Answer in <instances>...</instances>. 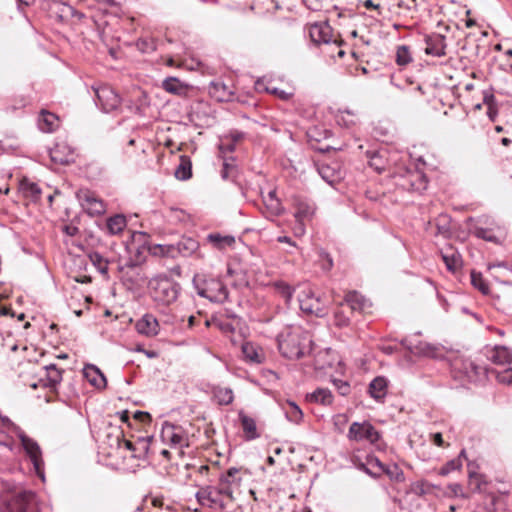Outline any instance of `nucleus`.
Instances as JSON below:
<instances>
[{
  "label": "nucleus",
  "mask_w": 512,
  "mask_h": 512,
  "mask_svg": "<svg viewBox=\"0 0 512 512\" xmlns=\"http://www.w3.org/2000/svg\"><path fill=\"white\" fill-rule=\"evenodd\" d=\"M499 382L512 385V368L506 369L505 371L497 375Z\"/></svg>",
  "instance_id": "obj_58"
},
{
  "label": "nucleus",
  "mask_w": 512,
  "mask_h": 512,
  "mask_svg": "<svg viewBox=\"0 0 512 512\" xmlns=\"http://www.w3.org/2000/svg\"><path fill=\"white\" fill-rule=\"evenodd\" d=\"M488 358L497 365H506L512 363V353L504 346H496L490 351Z\"/></svg>",
  "instance_id": "obj_24"
},
{
  "label": "nucleus",
  "mask_w": 512,
  "mask_h": 512,
  "mask_svg": "<svg viewBox=\"0 0 512 512\" xmlns=\"http://www.w3.org/2000/svg\"><path fill=\"white\" fill-rule=\"evenodd\" d=\"M462 466V462L460 459H452L449 462H447L441 469H440V475L446 476L450 472L460 469Z\"/></svg>",
  "instance_id": "obj_51"
},
{
  "label": "nucleus",
  "mask_w": 512,
  "mask_h": 512,
  "mask_svg": "<svg viewBox=\"0 0 512 512\" xmlns=\"http://www.w3.org/2000/svg\"><path fill=\"white\" fill-rule=\"evenodd\" d=\"M161 437L173 446H182L186 440L182 428L168 422L163 424Z\"/></svg>",
  "instance_id": "obj_12"
},
{
  "label": "nucleus",
  "mask_w": 512,
  "mask_h": 512,
  "mask_svg": "<svg viewBox=\"0 0 512 512\" xmlns=\"http://www.w3.org/2000/svg\"><path fill=\"white\" fill-rule=\"evenodd\" d=\"M353 316L354 313L350 311L349 307L341 302L334 312V324L339 328L347 327Z\"/></svg>",
  "instance_id": "obj_27"
},
{
  "label": "nucleus",
  "mask_w": 512,
  "mask_h": 512,
  "mask_svg": "<svg viewBox=\"0 0 512 512\" xmlns=\"http://www.w3.org/2000/svg\"><path fill=\"white\" fill-rule=\"evenodd\" d=\"M264 89L268 92V93H271L273 95H276L278 98L282 99V100H288L290 97H291V93H288L284 90H281L279 88H276V87H273V86H266L264 87Z\"/></svg>",
  "instance_id": "obj_56"
},
{
  "label": "nucleus",
  "mask_w": 512,
  "mask_h": 512,
  "mask_svg": "<svg viewBox=\"0 0 512 512\" xmlns=\"http://www.w3.org/2000/svg\"><path fill=\"white\" fill-rule=\"evenodd\" d=\"M383 473H386L391 479L398 481L403 479V472L395 464H393L391 467L385 466V471Z\"/></svg>",
  "instance_id": "obj_55"
},
{
  "label": "nucleus",
  "mask_w": 512,
  "mask_h": 512,
  "mask_svg": "<svg viewBox=\"0 0 512 512\" xmlns=\"http://www.w3.org/2000/svg\"><path fill=\"white\" fill-rule=\"evenodd\" d=\"M149 250H150L151 254L154 256L175 258L174 244H170V245L156 244V245L151 246Z\"/></svg>",
  "instance_id": "obj_44"
},
{
  "label": "nucleus",
  "mask_w": 512,
  "mask_h": 512,
  "mask_svg": "<svg viewBox=\"0 0 512 512\" xmlns=\"http://www.w3.org/2000/svg\"><path fill=\"white\" fill-rule=\"evenodd\" d=\"M127 225L126 218L123 215H115L107 219L106 227L110 234L121 233Z\"/></svg>",
  "instance_id": "obj_35"
},
{
  "label": "nucleus",
  "mask_w": 512,
  "mask_h": 512,
  "mask_svg": "<svg viewBox=\"0 0 512 512\" xmlns=\"http://www.w3.org/2000/svg\"><path fill=\"white\" fill-rule=\"evenodd\" d=\"M234 170V166L227 161L223 162V168L221 171V175L223 179H228L231 175V172Z\"/></svg>",
  "instance_id": "obj_63"
},
{
  "label": "nucleus",
  "mask_w": 512,
  "mask_h": 512,
  "mask_svg": "<svg viewBox=\"0 0 512 512\" xmlns=\"http://www.w3.org/2000/svg\"><path fill=\"white\" fill-rule=\"evenodd\" d=\"M272 288L274 289L276 294H278L285 300L286 303H288L291 300L294 289L286 282L276 281L272 284Z\"/></svg>",
  "instance_id": "obj_41"
},
{
  "label": "nucleus",
  "mask_w": 512,
  "mask_h": 512,
  "mask_svg": "<svg viewBox=\"0 0 512 512\" xmlns=\"http://www.w3.org/2000/svg\"><path fill=\"white\" fill-rule=\"evenodd\" d=\"M220 492L228 501H234V494L239 490L242 483L241 470L235 467L221 473L218 478Z\"/></svg>",
  "instance_id": "obj_5"
},
{
  "label": "nucleus",
  "mask_w": 512,
  "mask_h": 512,
  "mask_svg": "<svg viewBox=\"0 0 512 512\" xmlns=\"http://www.w3.org/2000/svg\"><path fill=\"white\" fill-rule=\"evenodd\" d=\"M91 262L97 267L101 273H107L108 262L97 252H93L89 255Z\"/></svg>",
  "instance_id": "obj_49"
},
{
  "label": "nucleus",
  "mask_w": 512,
  "mask_h": 512,
  "mask_svg": "<svg viewBox=\"0 0 512 512\" xmlns=\"http://www.w3.org/2000/svg\"><path fill=\"white\" fill-rule=\"evenodd\" d=\"M213 397L219 405H229L234 399L232 390L226 387L214 388Z\"/></svg>",
  "instance_id": "obj_36"
},
{
  "label": "nucleus",
  "mask_w": 512,
  "mask_h": 512,
  "mask_svg": "<svg viewBox=\"0 0 512 512\" xmlns=\"http://www.w3.org/2000/svg\"><path fill=\"white\" fill-rule=\"evenodd\" d=\"M50 158L56 164L65 165L74 160V152L65 142H59L50 149Z\"/></svg>",
  "instance_id": "obj_13"
},
{
  "label": "nucleus",
  "mask_w": 512,
  "mask_h": 512,
  "mask_svg": "<svg viewBox=\"0 0 512 512\" xmlns=\"http://www.w3.org/2000/svg\"><path fill=\"white\" fill-rule=\"evenodd\" d=\"M38 126L43 132H53L59 126V118L48 111H42L38 119Z\"/></svg>",
  "instance_id": "obj_23"
},
{
  "label": "nucleus",
  "mask_w": 512,
  "mask_h": 512,
  "mask_svg": "<svg viewBox=\"0 0 512 512\" xmlns=\"http://www.w3.org/2000/svg\"><path fill=\"white\" fill-rule=\"evenodd\" d=\"M239 418L241 421L242 429L246 435L247 439H255L259 435L257 433L256 423L253 418L245 415L244 413L239 414Z\"/></svg>",
  "instance_id": "obj_34"
},
{
  "label": "nucleus",
  "mask_w": 512,
  "mask_h": 512,
  "mask_svg": "<svg viewBox=\"0 0 512 512\" xmlns=\"http://www.w3.org/2000/svg\"><path fill=\"white\" fill-rule=\"evenodd\" d=\"M136 45L137 48L143 53L152 52L156 49V43L153 38H140Z\"/></svg>",
  "instance_id": "obj_50"
},
{
  "label": "nucleus",
  "mask_w": 512,
  "mask_h": 512,
  "mask_svg": "<svg viewBox=\"0 0 512 512\" xmlns=\"http://www.w3.org/2000/svg\"><path fill=\"white\" fill-rule=\"evenodd\" d=\"M335 385L337 386L339 393L343 396L347 395L350 391V386L347 382L338 380V381H335Z\"/></svg>",
  "instance_id": "obj_61"
},
{
  "label": "nucleus",
  "mask_w": 512,
  "mask_h": 512,
  "mask_svg": "<svg viewBox=\"0 0 512 512\" xmlns=\"http://www.w3.org/2000/svg\"><path fill=\"white\" fill-rule=\"evenodd\" d=\"M175 177L179 180H187L191 177V162L186 157L181 158V162L175 170Z\"/></svg>",
  "instance_id": "obj_45"
},
{
  "label": "nucleus",
  "mask_w": 512,
  "mask_h": 512,
  "mask_svg": "<svg viewBox=\"0 0 512 512\" xmlns=\"http://www.w3.org/2000/svg\"><path fill=\"white\" fill-rule=\"evenodd\" d=\"M471 283L484 295H487L490 291L489 286L483 278L482 274L474 270L471 272Z\"/></svg>",
  "instance_id": "obj_47"
},
{
  "label": "nucleus",
  "mask_w": 512,
  "mask_h": 512,
  "mask_svg": "<svg viewBox=\"0 0 512 512\" xmlns=\"http://www.w3.org/2000/svg\"><path fill=\"white\" fill-rule=\"evenodd\" d=\"M437 228H438V233L445 237L450 234V226H449L448 216L441 215L438 217Z\"/></svg>",
  "instance_id": "obj_52"
},
{
  "label": "nucleus",
  "mask_w": 512,
  "mask_h": 512,
  "mask_svg": "<svg viewBox=\"0 0 512 512\" xmlns=\"http://www.w3.org/2000/svg\"><path fill=\"white\" fill-rule=\"evenodd\" d=\"M207 488L211 489L210 508L224 509L226 506V502L224 500L226 498L220 492L219 483L217 484V486H207Z\"/></svg>",
  "instance_id": "obj_42"
},
{
  "label": "nucleus",
  "mask_w": 512,
  "mask_h": 512,
  "mask_svg": "<svg viewBox=\"0 0 512 512\" xmlns=\"http://www.w3.org/2000/svg\"><path fill=\"white\" fill-rule=\"evenodd\" d=\"M310 37L315 43H329L331 40V28L329 25L314 24L310 27Z\"/></svg>",
  "instance_id": "obj_21"
},
{
  "label": "nucleus",
  "mask_w": 512,
  "mask_h": 512,
  "mask_svg": "<svg viewBox=\"0 0 512 512\" xmlns=\"http://www.w3.org/2000/svg\"><path fill=\"white\" fill-rule=\"evenodd\" d=\"M345 306H348L352 313H362L369 308L368 301L358 292L350 291L345 295L344 301Z\"/></svg>",
  "instance_id": "obj_17"
},
{
  "label": "nucleus",
  "mask_w": 512,
  "mask_h": 512,
  "mask_svg": "<svg viewBox=\"0 0 512 512\" xmlns=\"http://www.w3.org/2000/svg\"><path fill=\"white\" fill-rule=\"evenodd\" d=\"M13 440L0 428V445L12 450Z\"/></svg>",
  "instance_id": "obj_60"
},
{
  "label": "nucleus",
  "mask_w": 512,
  "mask_h": 512,
  "mask_svg": "<svg viewBox=\"0 0 512 512\" xmlns=\"http://www.w3.org/2000/svg\"><path fill=\"white\" fill-rule=\"evenodd\" d=\"M45 370L46 380L43 385L50 389H55L62 380V370L58 369L54 364L45 366Z\"/></svg>",
  "instance_id": "obj_31"
},
{
  "label": "nucleus",
  "mask_w": 512,
  "mask_h": 512,
  "mask_svg": "<svg viewBox=\"0 0 512 512\" xmlns=\"http://www.w3.org/2000/svg\"><path fill=\"white\" fill-rule=\"evenodd\" d=\"M213 325L216 326L221 332L225 334H231L234 332V326L228 322L217 318H213Z\"/></svg>",
  "instance_id": "obj_54"
},
{
  "label": "nucleus",
  "mask_w": 512,
  "mask_h": 512,
  "mask_svg": "<svg viewBox=\"0 0 512 512\" xmlns=\"http://www.w3.org/2000/svg\"><path fill=\"white\" fill-rule=\"evenodd\" d=\"M84 377L89 383L97 388H104L106 386V378L98 367L88 364L83 369Z\"/></svg>",
  "instance_id": "obj_20"
},
{
  "label": "nucleus",
  "mask_w": 512,
  "mask_h": 512,
  "mask_svg": "<svg viewBox=\"0 0 512 512\" xmlns=\"http://www.w3.org/2000/svg\"><path fill=\"white\" fill-rule=\"evenodd\" d=\"M359 468L373 477H379L385 471V465L375 456H368Z\"/></svg>",
  "instance_id": "obj_25"
},
{
  "label": "nucleus",
  "mask_w": 512,
  "mask_h": 512,
  "mask_svg": "<svg viewBox=\"0 0 512 512\" xmlns=\"http://www.w3.org/2000/svg\"><path fill=\"white\" fill-rule=\"evenodd\" d=\"M19 188L24 197L30 199L31 201L36 202L40 199L41 189L38 184L30 182L28 179H23L20 182Z\"/></svg>",
  "instance_id": "obj_30"
},
{
  "label": "nucleus",
  "mask_w": 512,
  "mask_h": 512,
  "mask_svg": "<svg viewBox=\"0 0 512 512\" xmlns=\"http://www.w3.org/2000/svg\"><path fill=\"white\" fill-rule=\"evenodd\" d=\"M163 89L171 94L182 96L187 92L188 86L182 83L178 78L168 77L162 82Z\"/></svg>",
  "instance_id": "obj_28"
},
{
  "label": "nucleus",
  "mask_w": 512,
  "mask_h": 512,
  "mask_svg": "<svg viewBox=\"0 0 512 512\" xmlns=\"http://www.w3.org/2000/svg\"><path fill=\"white\" fill-rule=\"evenodd\" d=\"M412 61L410 50L407 46H399L396 51V62L400 66H405Z\"/></svg>",
  "instance_id": "obj_48"
},
{
  "label": "nucleus",
  "mask_w": 512,
  "mask_h": 512,
  "mask_svg": "<svg viewBox=\"0 0 512 512\" xmlns=\"http://www.w3.org/2000/svg\"><path fill=\"white\" fill-rule=\"evenodd\" d=\"M401 185L405 189L420 192L427 188V180L425 175L417 170L408 171Z\"/></svg>",
  "instance_id": "obj_14"
},
{
  "label": "nucleus",
  "mask_w": 512,
  "mask_h": 512,
  "mask_svg": "<svg viewBox=\"0 0 512 512\" xmlns=\"http://www.w3.org/2000/svg\"><path fill=\"white\" fill-rule=\"evenodd\" d=\"M135 327L140 334L151 337L158 334L159 324L152 314H145L137 321Z\"/></svg>",
  "instance_id": "obj_15"
},
{
  "label": "nucleus",
  "mask_w": 512,
  "mask_h": 512,
  "mask_svg": "<svg viewBox=\"0 0 512 512\" xmlns=\"http://www.w3.org/2000/svg\"><path fill=\"white\" fill-rule=\"evenodd\" d=\"M426 44V54L436 57H441L445 55L446 43L444 36L437 34L432 37H428L426 39Z\"/></svg>",
  "instance_id": "obj_18"
},
{
  "label": "nucleus",
  "mask_w": 512,
  "mask_h": 512,
  "mask_svg": "<svg viewBox=\"0 0 512 512\" xmlns=\"http://www.w3.org/2000/svg\"><path fill=\"white\" fill-rule=\"evenodd\" d=\"M336 121L338 125L350 128L354 125H356L358 121L357 115L349 110L340 111L336 116Z\"/></svg>",
  "instance_id": "obj_40"
},
{
  "label": "nucleus",
  "mask_w": 512,
  "mask_h": 512,
  "mask_svg": "<svg viewBox=\"0 0 512 512\" xmlns=\"http://www.w3.org/2000/svg\"><path fill=\"white\" fill-rule=\"evenodd\" d=\"M475 235L478 238L484 239L486 241L495 242L496 237L490 233L488 229L485 228H476Z\"/></svg>",
  "instance_id": "obj_57"
},
{
  "label": "nucleus",
  "mask_w": 512,
  "mask_h": 512,
  "mask_svg": "<svg viewBox=\"0 0 512 512\" xmlns=\"http://www.w3.org/2000/svg\"><path fill=\"white\" fill-rule=\"evenodd\" d=\"M77 199L82 208L92 216H98L105 212L106 206L95 192L88 189H80L76 193Z\"/></svg>",
  "instance_id": "obj_9"
},
{
  "label": "nucleus",
  "mask_w": 512,
  "mask_h": 512,
  "mask_svg": "<svg viewBox=\"0 0 512 512\" xmlns=\"http://www.w3.org/2000/svg\"><path fill=\"white\" fill-rule=\"evenodd\" d=\"M442 259L450 271H456L461 266L460 255L454 251L442 252Z\"/></svg>",
  "instance_id": "obj_43"
},
{
  "label": "nucleus",
  "mask_w": 512,
  "mask_h": 512,
  "mask_svg": "<svg viewBox=\"0 0 512 512\" xmlns=\"http://www.w3.org/2000/svg\"><path fill=\"white\" fill-rule=\"evenodd\" d=\"M2 498V512H38L36 495L31 490L15 485L6 486Z\"/></svg>",
  "instance_id": "obj_2"
},
{
  "label": "nucleus",
  "mask_w": 512,
  "mask_h": 512,
  "mask_svg": "<svg viewBox=\"0 0 512 512\" xmlns=\"http://www.w3.org/2000/svg\"><path fill=\"white\" fill-rule=\"evenodd\" d=\"M368 391L372 398L383 399L387 394V380L384 377H376L370 383Z\"/></svg>",
  "instance_id": "obj_29"
},
{
  "label": "nucleus",
  "mask_w": 512,
  "mask_h": 512,
  "mask_svg": "<svg viewBox=\"0 0 512 512\" xmlns=\"http://www.w3.org/2000/svg\"><path fill=\"white\" fill-rule=\"evenodd\" d=\"M298 300L300 309L306 314L317 317H323L328 314L327 302L309 286L303 287L298 295Z\"/></svg>",
  "instance_id": "obj_4"
},
{
  "label": "nucleus",
  "mask_w": 512,
  "mask_h": 512,
  "mask_svg": "<svg viewBox=\"0 0 512 512\" xmlns=\"http://www.w3.org/2000/svg\"><path fill=\"white\" fill-rule=\"evenodd\" d=\"M295 209L296 211L294 213V217L297 223L299 224V230L301 231V233H303V222L313 215L314 209L311 205L303 201H296Z\"/></svg>",
  "instance_id": "obj_22"
},
{
  "label": "nucleus",
  "mask_w": 512,
  "mask_h": 512,
  "mask_svg": "<svg viewBox=\"0 0 512 512\" xmlns=\"http://www.w3.org/2000/svg\"><path fill=\"white\" fill-rule=\"evenodd\" d=\"M198 294L218 303H222L228 298L227 287L221 280L212 277L203 281V287H198Z\"/></svg>",
  "instance_id": "obj_8"
},
{
  "label": "nucleus",
  "mask_w": 512,
  "mask_h": 512,
  "mask_svg": "<svg viewBox=\"0 0 512 512\" xmlns=\"http://www.w3.org/2000/svg\"><path fill=\"white\" fill-rule=\"evenodd\" d=\"M287 419L290 422L299 424L303 418V412L297 404L288 401L284 407Z\"/></svg>",
  "instance_id": "obj_39"
},
{
  "label": "nucleus",
  "mask_w": 512,
  "mask_h": 512,
  "mask_svg": "<svg viewBox=\"0 0 512 512\" xmlns=\"http://www.w3.org/2000/svg\"><path fill=\"white\" fill-rule=\"evenodd\" d=\"M92 88L96 96V103L104 112H112L120 107L121 98L111 86L101 84Z\"/></svg>",
  "instance_id": "obj_6"
},
{
  "label": "nucleus",
  "mask_w": 512,
  "mask_h": 512,
  "mask_svg": "<svg viewBox=\"0 0 512 512\" xmlns=\"http://www.w3.org/2000/svg\"><path fill=\"white\" fill-rule=\"evenodd\" d=\"M387 151L385 149L377 151H368L367 157L369 158V165L378 173L386 170L388 166Z\"/></svg>",
  "instance_id": "obj_19"
},
{
  "label": "nucleus",
  "mask_w": 512,
  "mask_h": 512,
  "mask_svg": "<svg viewBox=\"0 0 512 512\" xmlns=\"http://www.w3.org/2000/svg\"><path fill=\"white\" fill-rule=\"evenodd\" d=\"M318 172L322 179L325 180L330 185L339 182L343 177V173L340 169V166L336 162L332 164H321L318 167Z\"/></svg>",
  "instance_id": "obj_16"
},
{
  "label": "nucleus",
  "mask_w": 512,
  "mask_h": 512,
  "mask_svg": "<svg viewBox=\"0 0 512 512\" xmlns=\"http://www.w3.org/2000/svg\"><path fill=\"white\" fill-rule=\"evenodd\" d=\"M207 240L213 244L217 249H225L235 244V238L233 236L225 235L222 236L219 233H212L207 236Z\"/></svg>",
  "instance_id": "obj_33"
},
{
  "label": "nucleus",
  "mask_w": 512,
  "mask_h": 512,
  "mask_svg": "<svg viewBox=\"0 0 512 512\" xmlns=\"http://www.w3.org/2000/svg\"><path fill=\"white\" fill-rule=\"evenodd\" d=\"M153 300L159 305H170L179 294L180 286L166 276H158L149 282Z\"/></svg>",
  "instance_id": "obj_3"
},
{
  "label": "nucleus",
  "mask_w": 512,
  "mask_h": 512,
  "mask_svg": "<svg viewBox=\"0 0 512 512\" xmlns=\"http://www.w3.org/2000/svg\"><path fill=\"white\" fill-rule=\"evenodd\" d=\"M117 442H118L119 447L124 446L127 450H129V451H131L133 453L136 451L135 444L132 443L129 440L120 439V436H118L117 437Z\"/></svg>",
  "instance_id": "obj_62"
},
{
  "label": "nucleus",
  "mask_w": 512,
  "mask_h": 512,
  "mask_svg": "<svg viewBox=\"0 0 512 512\" xmlns=\"http://www.w3.org/2000/svg\"><path fill=\"white\" fill-rule=\"evenodd\" d=\"M196 498L201 505L210 507L211 489L207 486L202 487L196 494Z\"/></svg>",
  "instance_id": "obj_53"
},
{
  "label": "nucleus",
  "mask_w": 512,
  "mask_h": 512,
  "mask_svg": "<svg viewBox=\"0 0 512 512\" xmlns=\"http://www.w3.org/2000/svg\"><path fill=\"white\" fill-rule=\"evenodd\" d=\"M134 418L143 423H149L151 421V416L148 412L137 411L134 414Z\"/></svg>",
  "instance_id": "obj_64"
},
{
  "label": "nucleus",
  "mask_w": 512,
  "mask_h": 512,
  "mask_svg": "<svg viewBox=\"0 0 512 512\" xmlns=\"http://www.w3.org/2000/svg\"><path fill=\"white\" fill-rule=\"evenodd\" d=\"M310 336L300 327H289L278 336V348L288 359H300L310 351Z\"/></svg>",
  "instance_id": "obj_1"
},
{
  "label": "nucleus",
  "mask_w": 512,
  "mask_h": 512,
  "mask_svg": "<svg viewBox=\"0 0 512 512\" xmlns=\"http://www.w3.org/2000/svg\"><path fill=\"white\" fill-rule=\"evenodd\" d=\"M468 485L473 492H481L482 486L486 484L484 476L474 471H469Z\"/></svg>",
  "instance_id": "obj_46"
},
{
  "label": "nucleus",
  "mask_w": 512,
  "mask_h": 512,
  "mask_svg": "<svg viewBox=\"0 0 512 512\" xmlns=\"http://www.w3.org/2000/svg\"><path fill=\"white\" fill-rule=\"evenodd\" d=\"M452 367L455 371H458L464 375L470 382H476L486 376V369L482 366L477 365L470 359L456 358L452 362Z\"/></svg>",
  "instance_id": "obj_11"
},
{
  "label": "nucleus",
  "mask_w": 512,
  "mask_h": 512,
  "mask_svg": "<svg viewBox=\"0 0 512 512\" xmlns=\"http://www.w3.org/2000/svg\"><path fill=\"white\" fill-rule=\"evenodd\" d=\"M174 248L175 257L179 255L187 257L199 248V243L193 238H182L177 244H174Z\"/></svg>",
  "instance_id": "obj_26"
},
{
  "label": "nucleus",
  "mask_w": 512,
  "mask_h": 512,
  "mask_svg": "<svg viewBox=\"0 0 512 512\" xmlns=\"http://www.w3.org/2000/svg\"><path fill=\"white\" fill-rule=\"evenodd\" d=\"M448 489L455 497L467 498V495L463 492L462 486L458 483L450 484Z\"/></svg>",
  "instance_id": "obj_59"
},
{
  "label": "nucleus",
  "mask_w": 512,
  "mask_h": 512,
  "mask_svg": "<svg viewBox=\"0 0 512 512\" xmlns=\"http://www.w3.org/2000/svg\"><path fill=\"white\" fill-rule=\"evenodd\" d=\"M242 352L245 358L251 362L260 363L263 359L261 351L252 343L242 344Z\"/></svg>",
  "instance_id": "obj_37"
},
{
  "label": "nucleus",
  "mask_w": 512,
  "mask_h": 512,
  "mask_svg": "<svg viewBox=\"0 0 512 512\" xmlns=\"http://www.w3.org/2000/svg\"><path fill=\"white\" fill-rule=\"evenodd\" d=\"M263 203L266 209L267 217L279 216L284 211V208L278 198H263Z\"/></svg>",
  "instance_id": "obj_38"
},
{
  "label": "nucleus",
  "mask_w": 512,
  "mask_h": 512,
  "mask_svg": "<svg viewBox=\"0 0 512 512\" xmlns=\"http://www.w3.org/2000/svg\"><path fill=\"white\" fill-rule=\"evenodd\" d=\"M347 438L356 442L366 440L374 444L379 440L380 433L368 421L353 422L349 427Z\"/></svg>",
  "instance_id": "obj_7"
},
{
  "label": "nucleus",
  "mask_w": 512,
  "mask_h": 512,
  "mask_svg": "<svg viewBox=\"0 0 512 512\" xmlns=\"http://www.w3.org/2000/svg\"><path fill=\"white\" fill-rule=\"evenodd\" d=\"M307 400L322 405H330L333 402V396L329 389L318 388L311 394L307 395Z\"/></svg>",
  "instance_id": "obj_32"
},
{
  "label": "nucleus",
  "mask_w": 512,
  "mask_h": 512,
  "mask_svg": "<svg viewBox=\"0 0 512 512\" xmlns=\"http://www.w3.org/2000/svg\"><path fill=\"white\" fill-rule=\"evenodd\" d=\"M21 443L31 463L33 464L36 475L40 479L44 480V461L42 459V452L39 445L33 439L25 435L21 436Z\"/></svg>",
  "instance_id": "obj_10"
}]
</instances>
